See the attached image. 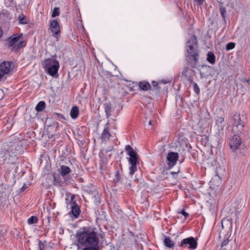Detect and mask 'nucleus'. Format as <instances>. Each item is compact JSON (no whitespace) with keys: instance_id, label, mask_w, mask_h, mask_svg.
Masks as SVG:
<instances>
[{"instance_id":"obj_45","label":"nucleus","mask_w":250,"mask_h":250,"mask_svg":"<svg viewBox=\"0 0 250 250\" xmlns=\"http://www.w3.org/2000/svg\"><path fill=\"white\" fill-rule=\"evenodd\" d=\"M116 176H119V173L118 172H117L116 174Z\"/></svg>"},{"instance_id":"obj_30","label":"nucleus","mask_w":250,"mask_h":250,"mask_svg":"<svg viewBox=\"0 0 250 250\" xmlns=\"http://www.w3.org/2000/svg\"><path fill=\"white\" fill-rule=\"evenodd\" d=\"M110 109H111V107L109 105H108V104L106 105V106L105 107V112L106 113V115L107 116L111 115Z\"/></svg>"},{"instance_id":"obj_33","label":"nucleus","mask_w":250,"mask_h":250,"mask_svg":"<svg viewBox=\"0 0 250 250\" xmlns=\"http://www.w3.org/2000/svg\"><path fill=\"white\" fill-rule=\"evenodd\" d=\"M113 149V146H110L107 149H103L102 152L103 153H107L108 152L110 151Z\"/></svg>"},{"instance_id":"obj_28","label":"nucleus","mask_w":250,"mask_h":250,"mask_svg":"<svg viewBox=\"0 0 250 250\" xmlns=\"http://www.w3.org/2000/svg\"><path fill=\"white\" fill-rule=\"evenodd\" d=\"M235 44L234 42H229L226 45V50L229 51L233 49L235 47Z\"/></svg>"},{"instance_id":"obj_21","label":"nucleus","mask_w":250,"mask_h":250,"mask_svg":"<svg viewBox=\"0 0 250 250\" xmlns=\"http://www.w3.org/2000/svg\"><path fill=\"white\" fill-rule=\"evenodd\" d=\"M164 244L165 246L171 248L174 246V243L170 240L169 237H166L164 240Z\"/></svg>"},{"instance_id":"obj_8","label":"nucleus","mask_w":250,"mask_h":250,"mask_svg":"<svg viewBox=\"0 0 250 250\" xmlns=\"http://www.w3.org/2000/svg\"><path fill=\"white\" fill-rule=\"evenodd\" d=\"M237 247L235 240L225 238L221 243L220 250H236Z\"/></svg>"},{"instance_id":"obj_36","label":"nucleus","mask_w":250,"mask_h":250,"mask_svg":"<svg viewBox=\"0 0 250 250\" xmlns=\"http://www.w3.org/2000/svg\"><path fill=\"white\" fill-rule=\"evenodd\" d=\"M195 2L197 4L202 5L205 1V0H194Z\"/></svg>"},{"instance_id":"obj_9","label":"nucleus","mask_w":250,"mask_h":250,"mask_svg":"<svg viewBox=\"0 0 250 250\" xmlns=\"http://www.w3.org/2000/svg\"><path fill=\"white\" fill-rule=\"evenodd\" d=\"M197 242L192 237L184 239L181 243L180 246L188 249H195L197 247Z\"/></svg>"},{"instance_id":"obj_25","label":"nucleus","mask_w":250,"mask_h":250,"mask_svg":"<svg viewBox=\"0 0 250 250\" xmlns=\"http://www.w3.org/2000/svg\"><path fill=\"white\" fill-rule=\"evenodd\" d=\"M38 222V218L36 216H31L27 220L28 224L29 225H32Z\"/></svg>"},{"instance_id":"obj_34","label":"nucleus","mask_w":250,"mask_h":250,"mask_svg":"<svg viewBox=\"0 0 250 250\" xmlns=\"http://www.w3.org/2000/svg\"><path fill=\"white\" fill-rule=\"evenodd\" d=\"M98 244V238L96 235V232H95V250H96V245Z\"/></svg>"},{"instance_id":"obj_32","label":"nucleus","mask_w":250,"mask_h":250,"mask_svg":"<svg viewBox=\"0 0 250 250\" xmlns=\"http://www.w3.org/2000/svg\"><path fill=\"white\" fill-rule=\"evenodd\" d=\"M39 250H45V245L41 241L39 243Z\"/></svg>"},{"instance_id":"obj_10","label":"nucleus","mask_w":250,"mask_h":250,"mask_svg":"<svg viewBox=\"0 0 250 250\" xmlns=\"http://www.w3.org/2000/svg\"><path fill=\"white\" fill-rule=\"evenodd\" d=\"M12 64L10 62H4L0 64V79L11 71Z\"/></svg>"},{"instance_id":"obj_16","label":"nucleus","mask_w":250,"mask_h":250,"mask_svg":"<svg viewBox=\"0 0 250 250\" xmlns=\"http://www.w3.org/2000/svg\"><path fill=\"white\" fill-rule=\"evenodd\" d=\"M216 125L218 126L219 131L223 130L226 125L224 119L222 117H218L216 120Z\"/></svg>"},{"instance_id":"obj_17","label":"nucleus","mask_w":250,"mask_h":250,"mask_svg":"<svg viewBox=\"0 0 250 250\" xmlns=\"http://www.w3.org/2000/svg\"><path fill=\"white\" fill-rule=\"evenodd\" d=\"M79 113V110L77 106H73L70 111V116L72 119H76Z\"/></svg>"},{"instance_id":"obj_44","label":"nucleus","mask_w":250,"mask_h":250,"mask_svg":"<svg viewBox=\"0 0 250 250\" xmlns=\"http://www.w3.org/2000/svg\"><path fill=\"white\" fill-rule=\"evenodd\" d=\"M149 125H151V121H149Z\"/></svg>"},{"instance_id":"obj_23","label":"nucleus","mask_w":250,"mask_h":250,"mask_svg":"<svg viewBox=\"0 0 250 250\" xmlns=\"http://www.w3.org/2000/svg\"><path fill=\"white\" fill-rule=\"evenodd\" d=\"M18 20L20 24H26L27 23V20L25 19V16L24 14H21L18 18Z\"/></svg>"},{"instance_id":"obj_13","label":"nucleus","mask_w":250,"mask_h":250,"mask_svg":"<svg viewBox=\"0 0 250 250\" xmlns=\"http://www.w3.org/2000/svg\"><path fill=\"white\" fill-rule=\"evenodd\" d=\"M18 147L17 145L14 144L11 146L9 147L8 149H7L5 151L6 154H7V156L8 158L10 157H12L13 155H15L17 153V147Z\"/></svg>"},{"instance_id":"obj_4","label":"nucleus","mask_w":250,"mask_h":250,"mask_svg":"<svg viewBox=\"0 0 250 250\" xmlns=\"http://www.w3.org/2000/svg\"><path fill=\"white\" fill-rule=\"evenodd\" d=\"M186 51L188 56L193 58L195 62L198 61V51L197 39L192 36L186 43Z\"/></svg>"},{"instance_id":"obj_7","label":"nucleus","mask_w":250,"mask_h":250,"mask_svg":"<svg viewBox=\"0 0 250 250\" xmlns=\"http://www.w3.org/2000/svg\"><path fill=\"white\" fill-rule=\"evenodd\" d=\"M59 174L63 178L64 182L66 184H69L70 183L71 177L69 175L71 169L66 166L62 165L58 170Z\"/></svg>"},{"instance_id":"obj_40","label":"nucleus","mask_w":250,"mask_h":250,"mask_svg":"<svg viewBox=\"0 0 250 250\" xmlns=\"http://www.w3.org/2000/svg\"><path fill=\"white\" fill-rule=\"evenodd\" d=\"M242 82H243V83H248V85H249L250 84V83H249V82H250V79H243L242 80Z\"/></svg>"},{"instance_id":"obj_15","label":"nucleus","mask_w":250,"mask_h":250,"mask_svg":"<svg viewBox=\"0 0 250 250\" xmlns=\"http://www.w3.org/2000/svg\"><path fill=\"white\" fill-rule=\"evenodd\" d=\"M71 208V212L75 218H77L80 214V209L78 206L76 204L68 206Z\"/></svg>"},{"instance_id":"obj_38","label":"nucleus","mask_w":250,"mask_h":250,"mask_svg":"<svg viewBox=\"0 0 250 250\" xmlns=\"http://www.w3.org/2000/svg\"><path fill=\"white\" fill-rule=\"evenodd\" d=\"M217 0L220 3V5H223V4L226 2L227 0Z\"/></svg>"},{"instance_id":"obj_6","label":"nucleus","mask_w":250,"mask_h":250,"mask_svg":"<svg viewBox=\"0 0 250 250\" xmlns=\"http://www.w3.org/2000/svg\"><path fill=\"white\" fill-rule=\"evenodd\" d=\"M22 34H14L10 36L8 40V46L12 49L18 50L23 46V42L21 40Z\"/></svg>"},{"instance_id":"obj_3","label":"nucleus","mask_w":250,"mask_h":250,"mask_svg":"<svg viewBox=\"0 0 250 250\" xmlns=\"http://www.w3.org/2000/svg\"><path fill=\"white\" fill-rule=\"evenodd\" d=\"M43 68L51 76H55L58 73L60 64L54 58H48L42 62Z\"/></svg>"},{"instance_id":"obj_24","label":"nucleus","mask_w":250,"mask_h":250,"mask_svg":"<svg viewBox=\"0 0 250 250\" xmlns=\"http://www.w3.org/2000/svg\"><path fill=\"white\" fill-rule=\"evenodd\" d=\"M8 158L7 154L3 151L0 152V163H2Z\"/></svg>"},{"instance_id":"obj_42","label":"nucleus","mask_w":250,"mask_h":250,"mask_svg":"<svg viewBox=\"0 0 250 250\" xmlns=\"http://www.w3.org/2000/svg\"><path fill=\"white\" fill-rule=\"evenodd\" d=\"M171 174H172V175H174V174H176V172H171Z\"/></svg>"},{"instance_id":"obj_22","label":"nucleus","mask_w":250,"mask_h":250,"mask_svg":"<svg viewBox=\"0 0 250 250\" xmlns=\"http://www.w3.org/2000/svg\"><path fill=\"white\" fill-rule=\"evenodd\" d=\"M45 107V102L43 101H40L36 105L35 109L36 110L38 111H42L43 110Z\"/></svg>"},{"instance_id":"obj_46","label":"nucleus","mask_w":250,"mask_h":250,"mask_svg":"<svg viewBox=\"0 0 250 250\" xmlns=\"http://www.w3.org/2000/svg\"><path fill=\"white\" fill-rule=\"evenodd\" d=\"M100 236H101L102 238H103V236L102 234H101Z\"/></svg>"},{"instance_id":"obj_26","label":"nucleus","mask_w":250,"mask_h":250,"mask_svg":"<svg viewBox=\"0 0 250 250\" xmlns=\"http://www.w3.org/2000/svg\"><path fill=\"white\" fill-rule=\"evenodd\" d=\"M220 8V12L221 14V16L223 19L225 20L226 16V10L225 7H223V5H219Z\"/></svg>"},{"instance_id":"obj_19","label":"nucleus","mask_w":250,"mask_h":250,"mask_svg":"<svg viewBox=\"0 0 250 250\" xmlns=\"http://www.w3.org/2000/svg\"><path fill=\"white\" fill-rule=\"evenodd\" d=\"M54 184L55 186H61L62 181L60 175L54 174L53 175Z\"/></svg>"},{"instance_id":"obj_27","label":"nucleus","mask_w":250,"mask_h":250,"mask_svg":"<svg viewBox=\"0 0 250 250\" xmlns=\"http://www.w3.org/2000/svg\"><path fill=\"white\" fill-rule=\"evenodd\" d=\"M60 14V9L58 7H55L54 10H53V11L52 13V17H55L57 16H58Z\"/></svg>"},{"instance_id":"obj_12","label":"nucleus","mask_w":250,"mask_h":250,"mask_svg":"<svg viewBox=\"0 0 250 250\" xmlns=\"http://www.w3.org/2000/svg\"><path fill=\"white\" fill-rule=\"evenodd\" d=\"M50 28L53 36L57 35L60 33V25L56 20H53L50 24Z\"/></svg>"},{"instance_id":"obj_14","label":"nucleus","mask_w":250,"mask_h":250,"mask_svg":"<svg viewBox=\"0 0 250 250\" xmlns=\"http://www.w3.org/2000/svg\"><path fill=\"white\" fill-rule=\"evenodd\" d=\"M110 136L111 135L109 133V124L108 123H106L105 125L104 129L102 132V139L103 140L105 141L108 139Z\"/></svg>"},{"instance_id":"obj_39","label":"nucleus","mask_w":250,"mask_h":250,"mask_svg":"<svg viewBox=\"0 0 250 250\" xmlns=\"http://www.w3.org/2000/svg\"><path fill=\"white\" fill-rule=\"evenodd\" d=\"M97 200L95 201V202H96V203H100V198L101 197V194H99V193H97Z\"/></svg>"},{"instance_id":"obj_2","label":"nucleus","mask_w":250,"mask_h":250,"mask_svg":"<svg viewBox=\"0 0 250 250\" xmlns=\"http://www.w3.org/2000/svg\"><path fill=\"white\" fill-rule=\"evenodd\" d=\"M79 242L85 246L83 250H94V229L89 227L81 229L77 233Z\"/></svg>"},{"instance_id":"obj_18","label":"nucleus","mask_w":250,"mask_h":250,"mask_svg":"<svg viewBox=\"0 0 250 250\" xmlns=\"http://www.w3.org/2000/svg\"><path fill=\"white\" fill-rule=\"evenodd\" d=\"M139 86L141 89L144 91L148 90L150 88L149 83L146 81L140 82Z\"/></svg>"},{"instance_id":"obj_35","label":"nucleus","mask_w":250,"mask_h":250,"mask_svg":"<svg viewBox=\"0 0 250 250\" xmlns=\"http://www.w3.org/2000/svg\"><path fill=\"white\" fill-rule=\"evenodd\" d=\"M78 29L80 30H83V27L82 24V22L80 21L78 22Z\"/></svg>"},{"instance_id":"obj_11","label":"nucleus","mask_w":250,"mask_h":250,"mask_svg":"<svg viewBox=\"0 0 250 250\" xmlns=\"http://www.w3.org/2000/svg\"><path fill=\"white\" fill-rule=\"evenodd\" d=\"M179 158V154L177 152H169L167 156V164L169 167H172L176 165Z\"/></svg>"},{"instance_id":"obj_37","label":"nucleus","mask_w":250,"mask_h":250,"mask_svg":"<svg viewBox=\"0 0 250 250\" xmlns=\"http://www.w3.org/2000/svg\"><path fill=\"white\" fill-rule=\"evenodd\" d=\"M181 213L185 217H187L188 216L189 214L187 212H186L184 209H183L182 211H181Z\"/></svg>"},{"instance_id":"obj_20","label":"nucleus","mask_w":250,"mask_h":250,"mask_svg":"<svg viewBox=\"0 0 250 250\" xmlns=\"http://www.w3.org/2000/svg\"><path fill=\"white\" fill-rule=\"evenodd\" d=\"M207 60L209 63L214 64L215 62V56L214 54L211 52H209L207 55Z\"/></svg>"},{"instance_id":"obj_43","label":"nucleus","mask_w":250,"mask_h":250,"mask_svg":"<svg viewBox=\"0 0 250 250\" xmlns=\"http://www.w3.org/2000/svg\"><path fill=\"white\" fill-rule=\"evenodd\" d=\"M66 201L67 202L69 201V200L68 199V197L66 199Z\"/></svg>"},{"instance_id":"obj_1","label":"nucleus","mask_w":250,"mask_h":250,"mask_svg":"<svg viewBox=\"0 0 250 250\" xmlns=\"http://www.w3.org/2000/svg\"><path fill=\"white\" fill-rule=\"evenodd\" d=\"M233 131L235 133L231 138L229 141V146L232 151L238 149L241 145L242 141L240 134L246 136L244 122L240 117V114H235L232 117Z\"/></svg>"},{"instance_id":"obj_29","label":"nucleus","mask_w":250,"mask_h":250,"mask_svg":"<svg viewBox=\"0 0 250 250\" xmlns=\"http://www.w3.org/2000/svg\"><path fill=\"white\" fill-rule=\"evenodd\" d=\"M70 196H71V198H70V203H69V204H67V208L68 207V206H69V205L76 204V203L74 201V199L75 198V195H74V194H71V195H70Z\"/></svg>"},{"instance_id":"obj_5","label":"nucleus","mask_w":250,"mask_h":250,"mask_svg":"<svg viewBox=\"0 0 250 250\" xmlns=\"http://www.w3.org/2000/svg\"><path fill=\"white\" fill-rule=\"evenodd\" d=\"M125 150L127 154L130 156L128 161L131 165L129 167V174L133 175L137 170V164L138 163V159L137 153L134 150L133 148L129 145H126L125 147Z\"/></svg>"},{"instance_id":"obj_41","label":"nucleus","mask_w":250,"mask_h":250,"mask_svg":"<svg viewBox=\"0 0 250 250\" xmlns=\"http://www.w3.org/2000/svg\"><path fill=\"white\" fill-rule=\"evenodd\" d=\"M157 85V83L155 82H152V85L154 86H155Z\"/></svg>"},{"instance_id":"obj_31","label":"nucleus","mask_w":250,"mask_h":250,"mask_svg":"<svg viewBox=\"0 0 250 250\" xmlns=\"http://www.w3.org/2000/svg\"><path fill=\"white\" fill-rule=\"evenodd\" d=\"M193 88H194V92L196 94H199V93H200V88L198 87L197 84L196 83H193Z\"/></svg>"}]
</instances>
